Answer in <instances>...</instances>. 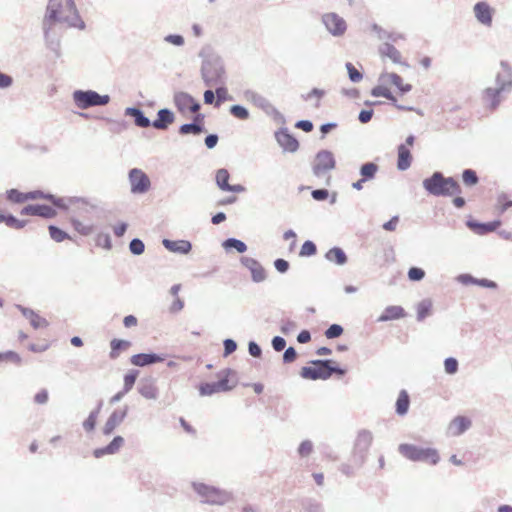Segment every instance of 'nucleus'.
Masks as SVG:
<instances>
[{"instance_id": "obj_1", "label": "nucleus", "mask_w": 512, "mask_h": 512, "mask_svg": "<svg viewBox=\"0 0 512 512\" xmlns=\"http://www.w3.org/2000/svg\"><path fill=\"white\" fill-rule=\"evenodd\" d=\"M199 56L202 58L201 76L206 86L225 83V67L223 59L210 48H203Z\"/></svg>"}, {"instance_id": "obj_2", "label": "nucleus", "mask_w": 512, "mask_h": 512, "mask_svg": "<svg viewBox=\"0 0 512 512\" xmlns=\"http://www.w3.org/2000/svg\"><path fill=\"white\" fill-rule=\"evenodd\" d=\"M425 191L435 197H450L462 193L459 182L454 177H445L440 171H435L422 182Z\"/></svg>"}, {"instance_id": "obj_3", "label": "nucleus", "mask_w": 512, "mask_h": 512, "mask_svg": "<svg viewBox=\"0 0 512 512\" xmlns=\"http://www.w3.org/2000/svg\"><path fill=\"white\" fill-rule=\"evenodd\" d=\"M191 486L204 504L223 506L233 500L230 491L219 487L196 481L192 482Z\"/></svg>"}, {"instance_id": "obj_4", "label": "nucleus", "mask_w": 512, "mask_h": 512, "mask_svg": "<svg viewBox=\"0 0 512 512\" xmlns=\"http://www.w3.org/2000/svg\"><path fill=\"white\" fill-rule=\"evenodd\" d=\"M59 13L53 6L46 8L45 16L42 20V29L46 48L52 51L56 57L61 55L60 35L54 30L53 25L57 23L55 20L59 18Z\"/></svg>"}, {"instance_id": "obj_5", "label": "nucleus", "mask_w": 512, "mask_h": 512, "mask_svg": "<svg viewBox=\"0 0 512 512\" xmlns=\"http://www.w3.org/2000/svg\"><path fill=\"white\" fill-rule=\"evenodd\" d=\"M399 453L410 461L430 462L436 465L440 461L439 454L434 448H423L414 444L403 443L398 447Z\"/></svg>"}, {"instance_id": "obj_6", "label": "nucleus", "mask_w": 512, "mask_h": 512, "mask_svg": "<svg viewBox=\"0 0 512 512\" xmlns=\"http://www.w3.org/2000/svg\"><path fill=\"white\" fill-rule=\"evenodd\" d=\"M74 104L82 110L96 107L105 106L110 102L108 94L101 95L94 90H75L72 94Z\"/></svg>"}, {"instance_id": "obj_7", "label": "nucleus", "mask_w": 512, "mask_h": 512, "mask_svg": "<svg viewBox=\"0 0 512 512\" xmlns=\"http://www.w3.org/2000/svg\"><path fill=\"white\" fill-rule=\"evenodd\" d=\"M372 441L371 431L362 429L358 432L350 459L357 468H361L365 463Z\"/></svg>"}, {"instance_id": "obj_8", "label": "nucleus", "mask_w": 512, "mask_h": 512, "mask_svg": "<svg viewBox=\"0 0 512 512\" xmlns=\"http://www.w3.org/2000/svg\"><path fill=\"white\" fill-rule=\"evenodd\" d=\"M56 22L66 23L69 27L84 30L85 22L82 20L74 0H65L62 2V11Z\"/></svg>"}, {"instance_id": "obj_9", "label": "nucleus", "mask_w": 512, "mask_h": 512, "mask_svg": "<svg viewBox=\"0 0 512 512\" xmlns=\"http://www.w3.org/2000/svg\"><path fill=\"white\" fill-rule=\"evenodd\" d=\"M313 366H304L300 370V376L308 380H327L329 376V363L331 359H316L310 362Z\"/></svg>"}, {"instance_id": "obj_10", "label": "nucleus", "mask_w": 512, "mask_h": 512, "mask_svg": "<svg viewBox=\"0 0 512 512\" xmlns=\"http://www.w3.org/2000/svg\"><path fill=\"white\" fill-rule=\"evenodd\" d=\"M130 190L133 194H144L151 187V181L147 174L139 168H133L128 173Z\"/></svg>"}, {"instance_id": "obj_11", "label": "nucleus", "mask_w": 512, "mask_h": 512, "mask_svg": "<svg viewBox=\"0 0 512 512\" xmlns=\"http://www.w3.org/2000/svg\"><path fill=\"white\" fill-rule=\"evenodd\" d=\"M336 160L334 155L329 150H320L315 156V163L312 167L313 174L320 177L327 171L334 169Z\"/></svg>"}, {"instance_id": "obj_12", "label": "nucleus", "mask_w": 512, "mask_h": 512, "mask_svg": "<svg viewBox=\"0 0 512 512\" xmlns=\"http://www.w3.org/2000/svg\"><path fill=\"white\" fill-rule=\"evenodd\" d=\"M322 23L327 31L334 37H341L347 30V24L344 18L337 13L330 12L322 16Z\"/></svg>"}, {"instance_id": "obj_13", "label": "nucleus", "mask_w": 512, "mask_h": 512, "mask_svg": "<svg viewBox=\"0 0 512 512\" xmlns=\"http://www.w3.org/2000/svg\"><path fill=\"white\" fill-rule=\"evenodd\" d=\"M173 102L177 110L183 114L186 111L196 113L201 108L200 103L187 92H176L173 96Z\"/></svg>"}, {"instance_id": "obj_14", "label": "nucleus", "mask_w": 512, "mask_h": 512, "mask_svg": "<svg viewBox=\"0 0 512 512\" xmlns=\"http://www.w3.org/2000/svg\"><path fill=\"white\" fill-rule=\"evenodd\" d=\"M495 84L496 87L505 93H510L512 91V67L508 62H500V71L496 74Z\"/></svg>"}, {"instance_id": "obj_15", "label": "nucleus", "mask_w": 512, "mask_h": 512, "mask_svg": "<svg viewBox=\"0 0 512 512\" xmlns=\"http://www.w3.org/2000/svg\"><path fill=\"white\" fill-rule=\"evenodd\" d=\"M275 139L285 152L294 153L299 148L298 140L289 132L288 128L281 127L275 132Z\"/></svg>"}, {"instance_id": "obj_16", "label": "nucleus", "mask_w": 512, "mask_h": 512, "mask_svg": "<svg viewBox=\"0 0 512 512\" xmlns=\"http://www.w3.org/2000/svg\"><path fill=\"white\" fill-rule=\"evenodd\" d=\"M138 393L147 400H157L159 389L156 385V379L152 376L141 378L137 385Z\"/></svg>"}, {"instance_id": "obj_17", "label": "nucleus", "mask_w": 512, "mask_h": 512, "mask_svg": "<svg viewBox=\"0 0 512 512\" xmlns=\"http://www.w3.org/2000/svg\"><path fill=\"white\" fill-rule=\"evenodd\" d=\"M241 264L247 268L251 273V279L255 283L263 282L267 275L263 266L258 260L248 256H242L240 258Z\"/></svg>"}, {"instance_id": "obj_18", "label": "nucleus", "mask_w": 512, "mask_h": 512, "mask_svg": "<svg viewBox=\"0 0 512 512\" xmlns=\"http://www.w3.org/2000/svg\"><path fill=\"white\" fill-rule=\"evenodd\" d=\"M24 216H39L44 219H52L57 215L56 210L47 204H29L20 211Z\"/></svg>"}, {"instance_id": "obj_19", "label": "nucleus", "mask_w": 512, "mask_h": 512, "mask_svg": "<svg viewBox=\"0 0 512 512\" xmlns=\"http://www.w3.org/2000/svg\"><path fill=\"white\" fill-rule=\"evenodd\" d=\"M128 410L129 407L127 405H125L123 409H115L110 414L102 428L103 435L110 436L114 432L116 427L119 426L124 421L128 414Z\"/></svg>"}, {"instance_id": "obj_20", "label": "nucleus", "mask_w": 512, "mask_h": 512, "mask_svg": "<svg viewBox=\"0 0 512 512\" xmlns=\"http://www.w3.org/2000/svg\"><path fill=\"white\" fill-rule=\"evenodd\" d=\"M504 93L498 87H487L482 93V100L489 110L494 111L502 102Z\"/></svg>"}, {"instance_id": "obj_21", "label": "nucleus", "mask_w": 512, "mask_h": 512, "mask_svg": "<svg viewBox=\"0 0 512 512\" xmlns=\"http://www.w3.org/2000/svg\"><path fill=\"white\" fill-rule=\"evenodd\" d=\"M165 360V355L157 354L154 352L149 353H138L130 358V362L132 365L137 367H146L156 363L163 362Z\"/></svg>"}, {"instance_id": "obj_22", "label": "nucleus", "mask_w": 512, "mask_h": 512, "mask_svg": "<svg viewBox=\"0 0 512 512\" xmlns=\"http://www.w3.org/2000/svg\"><path fill=\"white\" fill-rule=\"evenodd\" d=\"M501 225L500 220H493L490 222H479L475 219H468L466 226L478 235H486L490 232L495 231Z\"/></svg>"}, {"instance_id": "obj_23", "label": "nucleus", "mask_w": 512, "mask_h": 512, "mask_svg": "<svg viewBox=\"0 0 512 512\" xmlns=\"http://www.w3.org/2000/svg\"><path fill=\"white\" fill-rule=\"evenodd\" d=\"M237 373L235 370L231 368H225L217 373L218 377V387L222 389L223 392L231 391L237 385Z\"/></svg>"}, {"instance_id": "obj_24", "label": "nucleus", "mask_w": 512, "mask_h": 512, "mask_svg": "<svg viewBox=\"0 0 512 512\" xmlns=\"http://www.w3.org/2000/svg\"><path fill=\"white\" fill-rule=\"evenodd\" d=\"M174 121V112L169 108H162L157 111V117L152 121V127L157 130H167Z\"/></svg>"}, {"instance_id": "obj_25", "label": "nucleus", "mask_w": 512, "mask_h": 512, "mask_svg": "<svg viewBox=\"0 0 512 512\" xmlns=\"http://www.w3.org/2000/svg\"><path fill=\"white\" fill-rule=\"evenodd\" d=\"M162 245L172 253H177L181 255H187L192 250V243L188 240H170L167 238H164L162 240Z\"/></svg>"}, {"instance_id": "obj_26", "label": "nucleus", "mask_w": 512, "mask_h": 512, "mask_svg": "<svg viewBox=\"0 0 512 512\" xmlns=\"http://www.w3.org/2000/svg\"><path fill=\"white\" fill-rule=\"evenodd\" d=\"M124 442V438L120 435H117L111 440V442L108 445L94 449L93 456L95 458H102L105 455H114L124 445Z\"/></svg>"}, {"instance_id": "obj_27", "label": "nucleus", "mask_w": 512, "mask_h": 512, "mask_svg": "<svg viewBox=\"0 0 512 512\" xmlns=\"http://www.w3.org/2000/svg\"><path fill=\"white\" fill-rule=\"evenodd\" d=\"M16 308L22 313V315L29 320L30 325L34 329L44 328L48 326V321L41 317L37 312L33 309L24 307L20 304L16 305Z\"/></svg>"}, {"instance_id": "obj_28", "label": "nucleus", "mask_w": 512, "mask_h": 512, "mask_svg": "<svg viewBox=\"0 0 512 512\" xmlns=\"http://www.w3.org/2000/svg\"><path fill=\"white\" fill-rule=\"evenodd\" d=\"M474 13L478 22L485 26H491L492 9L486 2H477L474 5Z\"/></svg>"}, {"instance_id": "obj_29", "label": "nucleus", "mask_w": 512, "mask_h": 512, "mask_svg": "<svg viewBox=\"0 0 512 512\" xmlns=\"http://www.w3.org/2000/svg\"><path fill=\"white\" fill-rule=\"evenodd\" d=\"M413 157L406 144H400L397 147V169L406 171L410 168Z\"/></svg>"}, {"instance_id": "obj_30", "label": "nucleus", "mask_w": 512, "mask_h": 512, "mask_svg": "<svg viewBox=\"0 0 512 512\" xmlns=\"http://www.w3.org/2000/svg\"><path fill=\"white\" fill-rule=\"evenodd\" d=\"M125 115L133 117L134 124L139 128H147L152 126V121L145 116L144 112L137 107H127L125 109Z\"/></svg>"}, {"instance_id": "obj_31", "label": "nucleus", "mask_w": 512, "mask_h": 512, "mask_svg": "<svg viewBox=\"0 0 512 512\" xmlns=\"http://www.w3.org/2000/svg\"><path fill=\"white\" fill-rule=\"evenodd\" d=\"M405 316V310L401 306L391 305L387 306L383 313L377 319L378 322H387L391 320H398Z\"/></svg>"}, {"instance_id": "obj_32", "label": "nucleus", "mask_w": 512, "mask_h": 512, "mask_svg": "<svg viewBox=\"0 0 512 512\" xmlns=\"http://www.w3.org/2000/svg\"><path fill=\"white\" fill-rule=\"evenodd\" d=\"M325 259L338 266H343L348 262V257L345 251L340 247H332L325 253Z\"/></svg>"}, {"instance_id": "obj_33", "label": "nucleus", "mask_w": 512, "mask_h": 512, "mask_svg": "<svg viewBox=\"0 0 512 512\" xmlns=\"http://www.w3.org/2000/svg\"><path fill=\"white\" fill-rule=\"evenodd\" d=\"M470 426L471 420L469 418L465 416H457L451 421L449 430L452 435L459 436L468 430Z\"/></svg>"}, {"instance_id": "obj_34", "label": "nucleus", "mask_w": 512, "mask_h": 512, "mask_svg": "<svg viewBox=\"0 0 512 512\" xmlns=\"http://www.w3.org/2000/svg\"><path fill=\"white\" fill-rule=\"evenodd\" d=\"M244 97L246 100L252 102L256 107L263 110L264 112L267 111V108H269V105L271 104V102L266 97L262 96L254 90H245Z\"/></svg>"}, {"instance_id": "obj_35", "label": "nucleus", "mask_w": 512, "mask_h": 512, "mask_svg": "<svg viewBox=\"0 0 512 512\" xmlns=\"http://www.w3.org/2000/svg\"><path fill=\"white\" fill-rule=\"evenodd\" d=\"M379 54L381 57L389 58L395 64H402L401 53L391 43L385 42L379 47Z\"/></svg>"}, {"instance_id": "obj_36", "label": "nucleus", "mask_w": 512, "mask_h": 512, "mask_svg": "<svg viewBox=\"0 0 512 512\" xmlns=\"http://www.w3.org/2000/svg\"><path fill=\"white\" fill-rule=\"evenodd\" d=\"M410 406V397L406 390H401L399 392L398 398L395 404V410L397 415L404 416L407 414Z\"/></svg>"}, {"instance_id": "obj_37", "label": "nucleus", "mask_w": 512, "mask_h": 512, "mask_svg": "<svg viewBox=\"0 0 512 512\" xmlns=\"http://www.w3.org/2000/svg\"><path fill=\"white\" fill-rule=\"evenodd\" d=\"M131 346V342L123 339H113L110 342L111 351L109 353L110 359H117L122 351L127 350Z\"/></svg>"}, {"instance_id": "obj_38", "label": "nucleus", "mask_w": 512, "mask_h": 512, "mask_svg": "<svg viewBox=\"0 0 512 512\" xmlns=\"http://www.w3.org/2000/svg\"><path fill=\"white\" fill-rule=\"evenodd\" d=\"M222 247L226 252L235 249L238 253L242 254L247 251V245L244 241L229 237L222 242Z\"/></svg>"}, {"instance_id": "obj_39", "label": "nucleus", "mask_w": 512, "mask_h": 512, "mask_svg": "<svg viewBox=\"0 0 512 512\" xmlns=\"http://www.w3.org/2000/svg\"><path fill=\"white\" fill-rule=\"evenodd\" d=\"M378 171V164L374 162H365L360 166L359 174L364 180L371 181L376 177Z\"/></svg>"}, {"instance_id": "obj_40", "label": "nucleus", "mask_w": 512, "mask_h": 512, "mask_svg": "<svg viewBox=\"0 0 512 512\" xmlns=\"http://www.w3.org/2000/svg\"><path fill=\"white\" fill-rule=\"evenodd\" d=\"M384 77H388L390 82L397 87V89L401 92V94H406L412 90L411 84H404L403 79L397 73H386L381 75L380 79L382 80Z\"/></svg>"}, {"instance_id": "obj_41", "label": "nucleus", "mask_w": 512, "mask_h": 512, "mask_svg": "<svg viewBox=\"0 0 512 512\" xmlns=\"http://www.w3.org/2000/svg\"><path fill=\"white\" fill-rule=\"evenodd\" d=\"M0 223H5L10 228L20 230L27 225L28 220H20L13 214L0 213Z\"/></svg>"}, {"instance_id": "obj_42", "label": "nucleus", "mask_w": 512, "mask_h": 512, "mask_svg": "<svg viewBox=\"0 0 512 512\" xmlns=\"http://www.w3.org/2000/svg\"><path fill=\"white\" fill-rule=\"evenodd\" d=\"M6 200L13 204H22L26 202V192H21L16 188H11L5 192Z\"/></svg>"}, {"instance_id": "obj_43", "label": "nucleus", "mask_w": 512, "mask_h": 512, "mask_svg": "<svg viewBox=\"0 0 512 512\" xmlns=\"http://www.w3.org/2000/svg\"><path fill=\"white\" fill-rule=\"evenodd\" d=\"M205 131H206L205 128H201V126H199L193 122L182 124L178 129V133L180 135H189V134L200 135Z\"/></svg>"}, {"instance_id": "obj_44", "label": "nucleus", "mask_w": 512, "mask_h": 512, "mask_svg": "<svg viewBox=\"0 0 512 512\" xmlns=\"http://www.w3.org/2000/svg\"><path fill=\"white\" fill-rule=\"evenodd\" d=\"M371 95L373 97H384L389 100L391 103H396V97L392 94V92L383 85H377L372 88Z\"/></svg>"}, {"instance_id": "obj_45", "label": "nucleus", "mask_w": 512, "mask_h": 512, "mask_svg": "<svg viewBox=\"0 0 512 512\" xmlns=\"http://www.w3.org/2000/svg\"><path fill=\"white\" fill-rule=\"evenodd\" d=\"M223 392L220 387H218V381L214 382H204L199 386V393L201 396H211L215 393Z\"/></svg>"}, {"instance_id": "obj_46", "label": "nucleus", "mask_w": 512, "mask_h": 512, "mask_svg": "<svg viewBox=\"0 0 512 512\" xmlns=\"http://www.w3.org/2000/svg\"><path fill=\"white\" fill-rule=\"evenodd\" d=\"M139 370H136V369H132L130 370L129 372H127L125 375H124V378H123V390L124 392H127L129 393L133 386L135 385V382L139 376Z\"/></svg>"}, {"instance_id": "obj_47", "label": "nucleus", "mask_w": 512, "mask_h": 512, "mask_svg": "<svg viewBox=\"0 0 512 512\" xmlns=\"http://www.w3.org/2000/svg\"><path fill=\"white\" fill-rule=\"evenodd\" d=\"M432 309V302L429 299L422 300L417 305V320L423 321L427 316L430 315Z\"/></svg>"}, {"instance_id": "obj_48", "label": "nucleus", "mask_w": 512, "mask_h": 512, "mask_svg": "<svg viewBox=\"0 0 512 512\" xmlns=\"http://www.w3.org/2000/svg\"><path fill=\"white\" fill-rule=\"evenodd\" d=\"M462 181L466 186L472 187L479 183V177L475 170L468 168L462 171Z\"/></svg>"}, {"instance_id": "obj_49", "label": "nucleus", "mask_w": 512, "mask_h": 512, "mask_svg": "<svg viewBox=\"0 0 512 512\" xmlns=\"http://www.w3.org/2000/svg\"><path fill=\"white\" fill-rule=\"evenodd\" d=\"M229 178H230V174H229L228 170H226L224 168L219 169L216 172V178H215L216 184L222 191H226L227 186H229Z\"/></svg>"}, {"instance_id": "obj_50", "label": "nucleus", "mask_w": 512, "mask_h": 512, "mask_svg": "<svg viewBox=\"0 0 512 512\" xmlns=\"http://www.w3.org/2000/svg\"><path fill=\"white\" fill-rule=\"evenodd\" d=\"M48 230H49L50 237L55 242L59 243L66 239H70V235L67 232H65L64 230H62L61 228H59L58 226L49 225Z\"/></svg>"}, {"instance_id": "obj_51", "label": "nucleus", "mask_w": 512, "mask_h": 512, "mask_svg": "<svg viewBox=\"0 0 512 512\" xmlns=\"http://www.w3.org/2000/svg\"><path fill=\"white\" fill-rule=\"evenodd\" d=\"M229 112L232 116L239 120H247L250 117L249 110L240 104L232 105L229 109Z\"/></svg>"}, {"instance_id": "obj_52", "label": "nucleus", "mask_w": 512, "mask_h": 512, "mask_svg": "<svg viewBox=\"0 0 512 512\" xmlns=\"http://www.w3.org/2000/svg\"><path fill=\"white\" fill-rule=\"evenodd\" d=\"M215 93H216L215 107H219L225 101L232 100V97L228 94V90L224 86V84L216 87Z\"/></svg>"}, {"instance_id": "obj_53", "label": "nucleus", "mask_w": 512, "mask_h": 512, "mask_svg": "<svg viewBox=\"0 0 512 512\" xmlns=\"http://www.w3.org/2000/svg\"><path fill=\"white\" fill-rule=\"evenodd\" d=\"M317 253L316 244L311 240H306L300 249L299 255L301 257H311Z\"/></svg>"}, {"instance_id": "obj_54", "label": "nucleus", "mask_w": 512, "mask_h": 512, "mask_svg": "<svg viewBox=\"0 0 512 512\" xmlns=\"http://www.w3.org/2000/svg\"><path fill=\"white\" fill-rule=\"evenodd\" d=\"M129 251L135 256L142 255L145 251V244L140 238H133L129 243Z\"/></svg>"}, {"instance_id": "obj_55", "label": "nucleus", "mask_w": 512, "mask_h": 512, "mask_svg": "<svg viewBox=\"0 0 512 512\" xmlns=\"http://www.w3.org/2000/svg\"><path fill=\"white\" fill-rule=\"evenodd\" d=\"M302 506L306 512H323L320 502L315 499L307 498L302 501Z\"/></svg>"}, {"instance_id": "obj_56", "label": "nucleus", "mask_w": 512, "mask_h": 512, "mask_svg": "<svg viewBox=\"0 0 512 512\" xmlns=\"http://www.w3.org/2000/svg\"><path fill=\"white\" fill-rule=\"evenodd\" d=\"M512 207V200L509 199L506 193H501L497 197V209L500 213H504Z\"/></svg>"}, {"instance_id": "obj_57", "label": "nucleus", "mask_w": 512, "mask_h": 512, "mask_svg": "<svg viewBox=\"0 0 512 512\" xmlns=\"http://www.w3.org/2000/svg\"><path fill=\"white\" fill-rule=\"evenodd\" d=\"M345 67L347 69L348 77L351 82L358 83L363 79V73L357 70L352 63L347 62L345 64Z\"/></svg>"}, {"instance_id": "obj_58", "label": "nucleus", "mask_w": 512, "mask_h": 512, "mask_svg": "<svg viewBox=\"0 0 512 512\" xmlns=\"http://www.w3.org/2000/svg\"><path fill=\"white\" fill-rule=\"evenodd\" d=\"M73 228L81 235L88 236L93 232V225H85L78 219H72Z\"/></svg>"}, {"instance_id": "obj_59", "label": "nucleus", "mask_w": 512, "mask_h": 512, "mask_svg": "<svg viewBox=\"0 0 512 512\" xmlns=\"http://www.w3.org/2000/svg\"><path fill=\"white\" fill-rule=\"evenodd\" d=\"M343 327L339 324H331L324 332L327 339H335L343 334Z\"/></svg>"}, {"instance_id": "obj_60", "label": "nucleus", "mask_w": 512, "mask_h": 512, "mask_svg": "<svg viewBox=\"0 0 512 512\" xmlns=\"http://www.w3.org/2000/svg\"><path fill=\"white\" fill-rule=\"evenodd\" d=\"M97 412L91 411L88 415V417L83 421V428L86 432H92L97 423Z\"/></svg>"}, {"instance_id": "obj_61", "label": "nucleus", "mask_w": 512, "mask_h": 512, "mask_svg": "<svg viewBox=\"0 0 512 512\" xmlns=\"http://www.w3.org/2000/svg\"><path fill=\"white\" fill-rule=\"evenodd\" d=\"M458 360L454 357H448L444 360L445 372L449 375H453L458 371Z\"/></svg>"}, {"instance_id": "obj_62", "label": "nucleus", "mask_w": 512, "mask_h": 512, "mask_svg": "<svg viewBox=\"0 0 512 512\" xmlns=\"http://www.w3.org/2000/svg\"><path fill=\"white\" fill-rule=\"evenodd\" d=\"M280 331L284 335H288L297 329V323L291 319H281Z\"/></svg>"}, {"instance_id": "obj_63", "label": "nucleus", "mask_w": 512, "mask_h": 512, "mask_svg": "<svg viewBox=\"0 0 512 512\" xmlns=\"http://www.w3.org/2000/svg\"><path fill=\"white\" fill-rule=\"evenodd\" d=\"M265 113L269 116H272L274 121H276L277 123H286L285 116L272 103L269 105V108H267V111H265Z\"/></svg>"}, {"instance_id": "obj_64", "label": "nucleus", "mask_w": 512, "mask_h": 512, "mask_svg": "<svg viewBox=\"0 0 512 512\" xmlns=\"http://www.w3.org/2000/svg\"><path fill=\"white\" fill-rule=\"evenodd\" d=\"M95 241L97 246L103 247L107 250L112 248L111 237L108 233H99Z\"/></svg>"}]
</instances>
